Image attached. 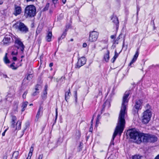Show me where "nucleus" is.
<instances>
[{"label": "nucleus", "mask_w": 159, "mask_h": 159, "mask_svg": "<svg viewBox=\"0 0 159 159\" xmlns=\"http://www.w3.org/2000/svg\"><path fill=\"white\" fill-rule=\"evenodd\" d=\"M111 38L112 39H114L115 38V35H112L111 36Z\"/></svg>", "instance_id": "50"}, {"label": "nucleus", "mask_w": 159, "mask_h": 159, "mask_svg": "<svg viewBox=\"0 0 159 159\" xmlns=\"http://www.w3.org/2000/svg\"><path fill=\"white\" fill-rule=\"evenodd\" d=\"M6 10H4L1 11V13L2 14H4L5 13V12L6 11Z\"/></svg>", "instance_id": "49"}, {"label": "nucleus", "mask_w": 159, "mask_h": 159, "mask_svg": "<svg viewBox=\"0 0 159 159\" xmlns=\"http://www.w3.org/2000/svg\"><path fill=\"white\" fill-rule=\"evenodd\" d=\"M137 14H138L139 11V7H137Z\"/></svg>", "instance_id": "55"}, {"label": "nucleus", "mask_w": 159, "mask_h": 159, "mask_svg": "<svg viewBox=\"0 0 159 159\" xmlns=\"http://www.w3.org/2000/svg\"><path fill=\"white\" fill-rule=\"evenodd\" d=\"M9 67L13 70H15L17 69V67H15L14 65H13V64H11L10 66Z\"/></svg>", "instance_id": "33"}, {"label": "nucleus", "mask_w": 159, "mask_h": 159, "mask_svg": "<svg viewBox=\"0 0 159 159\" xmlns=\"http://www.w3.org/2000/svg\"><path fill=\"white\" fill-rule=\"evenodd\" d=\"M110 105V102L108 101H106L103 103L102 106L103 108H104L106 106H107L108 107H109Z\"/></svg>", "instance_id": "24"}, {"label": "nucleus", "mask_w": 159, "mask_h": 159, "mask_svg": "<svg viewBox=\"0 0 159 159\" xmlns=\"http://www.w3.org/2000/svg\"><path fill=\"white\" fill-rule=\"evenodd\" d=\"M116 58L113 57V58H112L111 59V61L112 62L114 63L116 60Z\"/></svg>", "instance_id": "43"}, {"label": "nucleus", "mask_w": 159, "mask_h": 159, "mask_svg": "<svg viewBox=\"0 0 159 159\" xmlns=\"http://www.w3.org/2000/svg\"><path fill=\"white\" fill-rule=\"evenodd\" d=\"M142 156L139 155H135L132 157V159H141Z\"/></svg>", "instance_id": "29"}, {"label": "nucleus", "mask_w": 159, "mask_h": 159, "mask_svg": "<svg viewBox=\"0 0 159 159\" xmlns=\"http://www.w3.org/2000/svg\"><path fill=\"white\" fill-rule=\"evenodd\" d=\"M36 9L33 5H29L25 10L24 15L26 17H32L35 16L36 13Z\"/></svg>", "instance_id": "2"}, {"label": "nucleus", "mask_w": 159, "mask_h": 159, "mask_svg": "<svg viewBox=\"0 0 159 159\" xmlns=\"http://www.w3.org/2000/svg\"><path fill=\"white\" fill-rule=\"evenodd\" d=\"M11 38L12 39L13 37H12L9 35H6L2 41V44L5 45H8L11 43Z\"/></svg>", "instance_id": "10"}, {"label": "nucleus", "mask_w": 159, "mask_h": 159, "mask_svg": "<svg viewBox=\"0 0 159 159\" xmlns=\"http://www.w3.org/2000/svg\"><path fill=\"white\" fill-rule=\"evenodd\" d=\"M78 138H79L80 137V133L79 132H78Z\"/></svg>", "instance_id": "58"}, {"label": "nucleus", "mask_w": 159, "mask_h": 159, "mask_svg": "<svg viewBox=\"0 0 159 159\" xmlns=\"http://www.w3.org/2000/svg\"><path fill=\"white\" fill-rule=\"evenodd\" d=\"M82 144L81 143H80L79 146V151H80L82 149Z\"/></svg>", "instance_id": "40"}, {"label": "nucleus", "mask_w": 159, "mask_h": 159, "mask_svg": "<svg viewBox=\"0 0 159 159\" xmlns=\"http://www.w3.org/2000/svg\"><path fill=\"white\" fill-rule=\"evenodd\" d=\"M12 59L14 61H16L17 60V58L16 57H13Z\"/></svg>", "instance_id": "47"}, {"label": "nucleus", "mask_w": 159, "mask_h": 159, "mask_svg": "<svg viewBox=\"0 0 159 159\" xmlns=\"http://www.w3.org/2000/svg\"><path fill=\"white\" fill-rule=\"evenodd\" d=\"M7 129H5L4 130V131L2 133V136H5L6 132L7 131Z\"/></svg>", "instance_id": "45"}, {"label": "nucleus", "mask_w": 159, "mask_h": 159, "mask_svg": "<svg viewBox=\"0 0 159 159\" xmlns=\"http://www.w3.org/2000/svg\"><path fill=\"white\" fill-rule=\"evenodd\" d=\"M40 86L39 85L37 84L35 86V91L32 94V95L34 96L37 95L39 93V88H40Z\"/></svg>", "instance_id": "19"}, {"label": "nucleus", "mask_w": 159, "mask_h": 159, "mask_svg": "<svg viewBox=\"0 0 159 159\" xmlns=\"http://www.w3.org/2000/svg\"><path fill=\"white\" fill-rule=\"evenodd\" d=\"M71 95L70 89H69L68 90L65 92V99L66 101H67V100L69 99Z\"/></svg>", "instance_id": "17"}, {"label": "nucleus", "mask_w": 159, "mask_h": 159, "mask_svg": "<svg viewBox=\"0 0 159 159\" xmlns=\"http://www.w3.org/2000/svg\"><path fill=\"white\" fill-rule=\"evenodd\" d=\"M152 23L153 25V26L155 27V24H154V20H153L152 21Z\"/></svg>", "instance_id": "59"}, {"label": "nucleus", "mask_w": 159, "mask_h": 159, "mask_svg": "<svg viewBox=\"0 0 159 159\" xmlns=\"http://www.w3.org/2000/svg\"><path fill=\"white\" fill-rule=\"evenodd\" d=\"M15 121H11V126L12 127L14 128L15 127Z\"/></svg>", "instance_id": "38"}, {"label": "nucleus", "mask_w": 159, "mask_h": 159, "mask_svg": "<svg viewBox=\"0 0 159 159\" xmlns=\"http://www.w3.org/2000/svg\"><path fill=\"white\" fill-rule=\"evenodd\" d=\"M139 132L137 131L135 129H130L128 130L126 133V134H128L130 139L136 140H137Z\"/></svg>", "instance_id": "6"}, {"label": "nucleus", "mask_w": 159, "mask_h": 159, "mask_svg": "<svg viewBox=\"0 0 159 159\" xmlns=\"http://www.w3.org/2000/svg\"><path fill=\"white\" fill-rule=\"evenodd\" d=\"M49 6V3H47L45 7L43 9V11H47L48 10Z\"/></svg>", "instance_id": "30"}, {"label": "nucleus", "mask_w": 159, "mask_h": 159, "mask_svg": "<svg viewBox=\"0 0 159 159\" xmlns=\"http://www.w3.org/2000/svg\"><path fill=\"white\" fill-rule=\"evenodd\" d=\"M143 103V101L142 99H139L136 100L133 109L134 112V113H137L139 110L141 109Z\"/></svg>", "instance_id": "7"}, {"label": "nucleus", "mask_w": 159, "mask_h": 159, "mask_svg": "<svg viewBox=\"0 0 159 159\" xmlns=\"http://www.w3.org/2000/svg\"><path fill=\"white\" fill-rule=\"evenodd\" d=\"M87 44L86 43H84L83 44V46L84 48H85L87 46Z\"/></svg>", "instance_id": "48"}, {"label": "nucleus", "mask_w": 159, "mask_h": 159, "mask_svg": "<svg viewBox=\"0 0 159 159\" xmlns=\"http://www.w3.org/2000/svg\"><path fill=\"white\" fill-rule=\"evenodd\" d=\"M144 133L139 132L138 138L136 141L137 143H140L142 142H143V139Z\"/></svg>", "instance_id": "13"}, {"label": "nucleus", "mask_w": 159, "mask_h": 159, "mask_svg": "<svg viewBox=\"0 0 159 159\" xmlns=\"http://www.w3.org/2000/svg\"><path fill=\"white\" fill-rule=\"evenodd\" d=\"M12 39L13 40L14 39L15 40V46L16 47L17 49H20L21 52L23 53L25 46L23 43L21 41L20 39L17 37L13 36Z\"/></svg>", "instance_id": "4"}, {"label": "nucleus", "mask_w": 159, "mask_h": 159, "mask_svg": "<svg viewBox=\"0 0 159 159\" xmlns=\"http://www.w3.org/2000/svg\"><path fill=\"white\" fill-rule=\"evenodd\" d=\"M30 76V75H29L28 76H27V80H29V77Z\"/></svg>", "instance_id": "60"}, {"label": "nucleus", "mask_w": 159, "mask_h": 159, "mask_svg": "<svg viewBox=\"0 0 159 159\" xmlns=\"http://www.w3.org/2000/svg\"><path fill=\"white\" fill-rule=\"evenodd\" d=\"M43 157V154L39 155V157L38 159H42Z\"/></svg>", "instance_id": "42"}, {"label": "nucleus", "mask_w": 159, "mask_h": 159, "mask_svg": "<svg viewBox=\"0 0 159 159\" xmlns=\"http://www.w3.org/2000/svg\"><path fill=\"white\" fill-rule=\"evenodd\" d=\"M144 135L143 142L145 143L148 142L149 134H144Z\"/></svg>", "instance_id": "21"}, {"label": "nucleus", "mask_w": 159, "mask_h": 159, "mask_svg": "<svg viewBox=\"0 0 159 159\" xmlns=\"http://www.w3.org/2000/svg\"><path fill=\"white\" fill-rule=\"evenodd\" d=\"M31 158V157H27V158H26V159H30Z\"/></svg>", "instance_id": "64"}, {"label": "nucleus", "mask_w": 159, "mask_h": 159, "mask_svg": "<svg viewBox=\"0 0 159 159\" xmlns=\"http://www.w3.org/2000/svg\"><path fill=\"white\" fill-rule=\"evenodd\" d=\"M27 93V91L25 92L22 96V97L23 98L25 99L26 98V95Z\"/></svg>", "instance_id": "34"}, {"label": "nucleus", "mask_w": 159, "mask_h": 159, "mask_svg": "<svg viewBox=\"0 0 159 159\" xmlns=\"http://www.w3.org/2000/svg\"><path fill=\"white\" fill-rule=\"evenodd\" d=\"M99 33L96 31H91L90 32L89 41L91 42L96 41L98 37Z\"/></svg>", "instance_id": "8"}, {"label": "nucleus", "mask_w": 159, "mask_h": 159, "mask_svg": "<svg viewBox=\"0 0 159 159\" xmlns=\"http://www.w3.org/2000/svg\"><path fill=\"white\" fill-rule=\"evenodd\" d=\"M43 108L42 107H39L36 115L35 120V121H38L39 119L42 116L43 114Z\"/></svg>", "instance_id": "11"}, {"label": "nucleus", "mask_w": 159, "mask_h": 159, "mask_svg": "<svg viewBox=\"0 0 159 159\" xmlns=\"http://www.w3.org/2000/svg\"><path fill=\"white\" fill-rule=\"evenodd\" d=\"M67 30L66 29L65 31L63 32L62 34L61 37L58 39V40H60L61 39H63L64 38L66 35V32Z\"/></svg>", "instance_id": "26"}, {"label": "nucleus", "mask_w": 159, "mask_h": 159, "mask_svg": "<svg viewBox=\"0 0 159 159\" xmlns=\"http://www.w3.org/2000/svg\"><path fill=\"white\" fill-rule=\"evenodd\" d=\"M34 150V147L32 146L30 148V152H33Z\"/></svg>", "instance_id": "41"}, {"label": "nucleus", "mask_w": 159, "mask_h": 159, "mask_svg": "<svg viewBox=\"0 0 159 159\" xmlns=\"http://www.w3.org/2000/svg\"><path fill=\"white\" fill-rule=\"evenodd\" d=\"M154 159H159V154L155 157Z\"/></svg>", "instance_id": "54"}, {"label": "nucleus", "mask_w": 159, "mask_h": 159, "mask_svg": "<svg viewBox=\"0 0 159 159\" xmlns=\"http://www.w3.org/2000/svg\"><path fill=\"white\" fill-rule=\"evenodd\" d=\"M102 95V92L101 91H99V93H98V95L99 96H101Z\"/></svg>", "instance_id": "46"}, {"label": "nucleus", "mask_w": 159, "mask_h": 159, "mask_svg": "<svg viewBox=\"0 0 159 159\" xmlns=\"http://www.w3.org/2000/svg\"><path fill=\"white\" fill-rule=\"evenodd\" d=\"M157 138L156 136L154 135L149 134L148 142L154 143L157 141Z\"/></svg>", "instance_id": "14"}, {"label": "nucleus", "mask_w": 159, "mask_h": 159, "mask_svg": "<svg viewBox=\"0 0 159 159\" xmlns=\"http://www.w3.org/2000/svg\"><path fill=\"white\" fill-rule=\"evenodd\" d=\"M139 48H138L137 49V50L136 51L135 54L134 55V57L137 58V57H138L139 55Z\"/></svg>", "instance_id": "31"}, {"label": "nucleus", "mask_w": 159, "mask_h": 159, "mask_svg": "<svg viewBox=\"0 0 159 159\" xmlns=\"http://www.w3.org/2000/svg\"><path fill=\"white\" fill-rule=\"evenodd\" d=\"M86 59L85 57H83L80 58L78 59L76 68H80L86 63Z\"/></svg>", "instance_id": "9"}, {"label": "nucleus", "mask_w": 159, "mask_h": 159, "mask_svg": "<svg viewBox=\"0 0 159 159\" xmlns=\"http://www.w3.org/2000/svg\"><path fill=\"white\" fill-rule=\"evenodd\" d=\"M64 78H64V77H61V78L60 79H59L58 80V81H60V80H61V79H64Z\"/></svg>", "instance_id": "57"}, {"label": "nucleus", "mask_w": 159, "mask_h": 159, "mask_svg": "<svg viewBox=\"0 0 159 159\" xmlns=\"http://www.w3.org/2000/svg\"><path fill=\"white\" fill-rule=\"evenodd\" d=\"M48 86L47 85H45L44 88V90L43 92V94L42 95V97L43 99H45L46 98L47 95V90Z\"/></svg>", "instance_id": "18"}, {"label": "nucleus", "mask_w": 159, "mask_h": 159, "mask_svg": "<svg viewBox=\"0 0 159 159\" xmlns=\"http://www.w3.org/2000/svg\"><path fill=\"white\" fill-rule=\"evenodd\" d=\"M7 159V156H4L3 157V159Z\"/></svg>", "instance_id": "61"}, {"label": "nucleus", "mask_w": 159, "mask_h": 159, "mask_svg": "<svg viewBox=\"0 0 159 159\" xmlns=\"http://www.w3.org/2000/svg\"><path fill=\"white\" fill-rule=\"evenodd\" d=\"M52 36V32H49L46 37V40L48 42H50L51 41Z\"/></svg>", "instance_id": "20"}, {"label": "nucleus", "mask_w": 159, "mask_h": 159, "mask_svg": "<svg viewBox=\"0 0 159 159\" xmlns=\"http://www.w3.org/2000/svg\"><path fill=\"white\" fill-rule=\"evenodd\" d=\"M61 1H62V3L64 4H65L66 3V0H61Z\"/></svg>", "instance_id": "51"}, {"label": "nucleus", "mask_w": 159, "mask_h": 159, "mask_svg": "<svg viewBox=\"0 0 159 159\" xmlns=\"http://www.w3.org/2000/svg\"><path fill=\"white\" fill-rule=\"evenodd\" d=\"M130 91H126L123 96L121 108L118 117L117 125L113 133L110 145H114V140L118 133L121 134L123 132L125 123V116L127 114V107L128 102V98Z\"/></svg>", "instance_id": "1"}, {"label": "nucleus", "mask_w": 159, "mask_h": 159, "mask_svg": "<svg viewBox=\"0 0 159 159\" xmlns=\"http://www.w3.org/2000/svg\"><path fill=\"white\" fill-rule=\"evenodd\" d=\"M16 118L15 116H12V121H15V120H16Z\"/></svg>", "instance_id": "39"}, {"label": "nucleus", "mask_w": 159, "mask_h": 159, "mask_svg": "<svg viewBox=\"0 0 159 159\" xmlns=\"http://www.w3.org/2000/svg\"><path fill=\"white\" fill-rule=\"evenodd\" d=\"M137 58L134 57H133V59H132L131 61L130 62V63L129 64V66H130L133 63H134V62L136 60Z\"/></svg>", "instance_id": "32"}, {"label": "nucleus", "mask_w": 159, "mask_h": 159, "mask_svg": "<svg viewBox=\"0 0 159 159\" xmlns=\"http://www.w3.org/2000/svg\"><path fill=\"white\" fill-rule=\"evenodd\" d=\"M109 54V51L108 50H107L106 53L104 55L103 58L106 62H108L110 58Z\"/></svg>", "instance_id": "16"}, {"label": "nucleus", "mask_w": 159, "mask_h": 159, "mask_svg": "<svg viewBox=\"0 0 159 159\" xmlns=\"http://www.w3.org/2000/svg\"><path fill=\"white\" fill-rule=\"evenodd\" d=\"M13 27L24 33H26L29 31L28 28L23 23L20 22H17L13 25Z\"/></svg>", "instance_id": "3"}, {"label": "nucleus", "mask_w": 159, "mask_h": 159, "mask_svg": "<svg viewBox=\"0 0 159 159\" xmlns=\"http://www.w3.org/2000/svg\"><path fill=\"white\" fill-rule=\"evenodd\" d=\"M3 3V2H2V1H0V5H1L2 4V3Z\"/></svg>", "instance_id": "62"}, {"label": "nucleus", "mask_w": 159, "mask_h": 159, "mask_svg": "<svg viewBox=\"0 0 159 159\" xmlns=\"http://www.w3.org/2000/svg\"><path fill=\"white\" fill-rule=\"evenodd\" d=\"M75 101L76 102H77V92L76 91L75 92Z\"/></svg>", "instance_id": "37"}, {"label": "nucleus", "mask_w": 159, "mask_h": 159, "mask_svg": "<svg viewBox=\"0 0 159 159\" xmlns=\"http://www.w3.org/2000/svg\"><path fill=\"white\" fill-rule=\"evenodd\" d=\"M57 115H58L57 110V108L56 109V116H55V122H56V120H57Z\"/></svg>", "instance_id": "35"}, {"label": "nucleus", "mask_w": 159, "mask_h": 159, "mask_svg": "<svg viewBox=\"0 0 159 159\" xmlns=\"http://www.w3.org/2000/svg\"><path fill=\"white\" fill-rule=\"evenodd\" d=\"M19 155V152L18 151H15L12 155V159H17L18 156Z\"/></svg>", "instance_id": "22"}, {"label": "nucleus", "mask_w": 159, "mask_h": 159, "mask_svg": "<svg viewBox=\"0 0 159 159\" xmlns=\"http://www.w3.org/2000/svg\"><path fill=\"white\" fill-rule=\"evenodd\" d=\"M112 20L115 25L116 29L117 30L119 26V22L118 18L116 16L114 17L112 19Z\"/></svg>", "instance_id": "15"}, {"label": "nucleus", "mask_w": 159, "mask_h": 159, "mask_svg": "<svg viewBox=\"0 0 159 159\" xmlns=\"http://www.w3.org/2000/svg\"><path fill=\"white\" fill-rule=\"evenodd\" d=\"M21 12V9L20 6L16 5H15V9L13 14L16 16L20 14Z\"/></svg>", "instance_id": "12"}, {"label": "nucleus", "mask_w": 159, "mask_h": 159, "mask_svg": "<svg viewBox=\"0 0 159 159\" xmlns=\"http://www.w3.org/2000/svg\"><path fill=\"white\" fill-rule=\"evenodd\" d=\"M118 56L119 54L117 53L116 51H115V55L113 57L116 59V58L118 57Z\"/></svg>", "instance_id": "36"}, {"label": "nucleus", "mask_w": 159, "mask_h": 159, "mask_svg": "<svg viewBox=\"0 0 159 159\" xmlns=\"http://www.w3.org/2000/svg\"><path fill=\"white\" fill-rule=\"evenodd\" d=\"M28 103V102H25L22 103L21 106V107L22 108L21 109L22 111H25V109L26 108Z\"/></svg>", "instance_id": "23"}, {"label": "nucleus", "mask_w": 159, "mask_h": 159, "mask_svg": "<svg viewBox=\"0 0 159 159\" xmlns=\"http://www.w3.org/2000/svg\"><path fill=\"white\" fill-rule=\"evenodd\" d=\"M53 65V63H51L49 64V66L50 67H52Z\"/></svg>", "instance_id": "53"}, {"label": "nucleus", "mask_w": 159, "mask_h": 159, "mask_svg": "<svg viewBox=\"0 0 159 159\" xmlns=\"http://www.w3.org/2000/svg\"><path fill=\"white\" fill-rule=\"evenodd\" d=\"M18 49H17H17H13V51L11 53V55H15L16 56L18 54Z\"/></svg>", "instance_id": "25"}, {"label": "nucleus", "mask_w": 159, "mask_h": 159, "mask_svg": "<svg viewBox=\"0 0 159 159\" xmlns=\"http://www.w3.org/2000/svg\"><path fill=\"white\" fill-rule=\"evenodd\" d=\"M21 122L20 121H18L16 124V129H20L21 128Z\"/></svg>", "instance_id": "28"}, {"label": "nucleus", "mask_w": 159, "mask_h": 159, "mask_svg": "<svg viewBox=\"0 0 159 159\" xmlns=\"http://www.w3.org/2000/svg\"><path fill=\"white\" fill-rule=\"evenodd\" d=\"M32 153L33 152H29V153L28 154V156L29 157H31L32 156Z\"/></svg>", "instance_id": "44"}, {"label": "nucleus", "mask_w": 159, "mask_h": 159, "mask_svg": "<svg viewBox=\"0 0 159 159\" xmlns=\"http://www.w3.org/2000/svg\"><path fill=\"white\" fill-rule=\"evenodd\" d=\"M73 41V39H70V41Z\"/></svg>", "instance_id": "63"}, {"label": "nucleus", "mask_w": 159, "mask_h": 159, "mask_svg": "<svg viewBox=\"0 0 159 159\" xmlns=\"http://www.w3.org/2000/svg\"><path fill=\"white\" fill-rule=\"evenodd\" d=\"M52 1L54 3H55L57 2L58 0H52Z\"/></svg>", "instance_id": "52"}, {"label": "nucleus", "mask_w": 159, "mask_h": 159, "mask_svg": "<svg viewBox=\"0 0 159 159\" xmlns=\"http://www.w3.org/2000/svg\"><path fill=\"white\" fill-rule=\"evenodd\" d=\"M7 55V53H6V55L4 57V59H3L4 62L6 64L9 63L10 62V61L8 59V58Z\"/></svg>", "instance_id": "27"}, {"label": "nucleus", "mask_w": 159, "mask_h": 159, "mask_svg": "<svg viewBox=\"0 0 159 159\" xmlns=\"http://www.w3.org/2000/svg\"><path fill=\"white\" fill-rule=\"evenodd\" d=\"M27 2H34L35 1V0H26Z\"/></svg>", "instance_id": "56"}, {"label": "nucleus", "mask_w": 159, "mask_h": 159, "mask_svg": "<svg viewBox=\"0 0 159 159\" xmlns=\"http://www.w3.org/2000/svg\"><path fill=\"white\" fill-rule=\"evenodd\" d=\"M152 116V113L149 110H147L143 113L142 122L144 124L148 123L150 120Z\"/></svg>", "instance_id": "5"}]
</instances>
